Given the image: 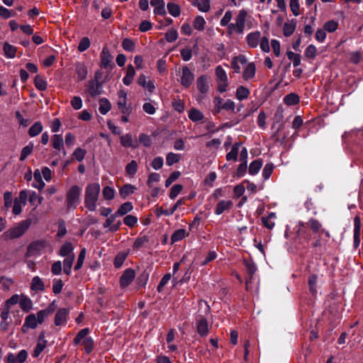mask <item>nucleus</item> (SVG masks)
<instances>
[{
    "label": "nucleus",
    "mask_w": 363,
    "mask_h": 363,
    "mask_svg": "<svg viewBox=\"0 0 363 363\" xmlns=\"http://www.w3.org/2000/svg\"><path fill=\"white\" fill-rule=\"evenodd\" d=\"M263 164L262 160L257 159L252 161L249 166V174L250 175H256L259 172Z\"/></svg>",
    "instance_id": "c85d7f7f"
},
{
    "label": "nucleus",
    "mask_w": 363,
    "mask_h": 363,
    "mask_svg": "<svg viewBox=\"0 0 363 363\" xmlns=\"http://www.w3.org/2000/svg\"><path fill=\"white\" fill-rule=\"evenodd\" d=\"M90 46V40L87 37H84L79 43L78 50L81 52L86 50Z\"/></svg>",
    "instance_id": "774afa93"
},
{
    "label": "nucleus",
    "mask_w": 363,
    "mask_h": 363,
    "mask_svg": "<svg viewBox=\"0 0 363 363\" xmlns=\"http://www.w3.org/2000/svg\"><path fill=\"white\" fill-rule=\"evenodd\" d=\"M233 17L232 11H227L223 18L220 20V26L223 27L227 26V28H228L229 25L231 23L230 21Z\"/></svg>",
    "instance_id": "bf43d9fd"
},
{
    "label": "nucleus",
    "mask_w": 363,
    "mask_h": 363,
    "mask_svg": "<svg viewBox=\"0 0 363 363\" xmlns=\"http://www.w3.org/2000/svg\"><path fill=\"white\" fill-rule=\"evenodd\" d=\"M111 105L109 101L106 98L99 100V111L101 114L106 115L111 109Z\"/></svg>",
    "instance_id": "f704fd0d"
},
{
    "label": "nucleus",
    "mask_w": 363,
    "mask_h": 363,
    "mask_svg": "<svg viewBox=\"0 0 363 363\" xmlns=\"http://www.w3.org/2000/svg\"><path fill=\"white\" fill-rule=\"evenodd\" d=\"M183 189L182 185L181 184H174L170 189L169 198L171 199H174L182 191Z\"/></svg>",
    "instance_id": "338daca9"
},
{
    "label": "nucleus",
    "mask_w": 363,
    "mask_h": 363,
    "mask_svg": "<svg viewBox=\"0 0 363 363\" xmlns=\"http://www.w3.org/2000/svg\"><path fill=\"white\" fill-rule=\"evenodd\" d=\"M64 286V284L62 280L55 279L52 281V291L55 294H60L62 290V287Z\"/></svg>",
    "instance_id": "0e129e2a"
},
{
    "label": "nucleus",
    "mask_w": 363,
    "mask_h": 363,
    "mask_svg": "<svg viewBox=\"0 0 363 363\" xmlns=\"http://www.w3.org/2000/svg\"><path fill=\"white\" fill-rule=\"evenodd\" d=\"M86 151L81 147L77 148L73 152V157L78 162H81L84 159Z\"/></svg>",
    "instance_id": "680f3d73"
},
{
    "label": "nucleus",
    "mask_w": 363,
    "mask_h": 363,
    "mask_svg": "<svg viewBox=\"0 0 363 363\" xmlns=\"http://www.w3.org/2000/svg\"><path fill=\"white\" fill-rule=\"evenodd\" d=\"M33 150V144L32 143H30L28 145H27L22 149L20 156V160H25L27 158V157L32 153Z\"/></svg>",
    "instance_id": "09e8293b"
},
{
    "label": "nucleus",
    "mask_w": 363,
    "mask_h": 363,
    "mask_svg": "<svg viewBox=\"0 0 363 363\" xmlns=\"http://www.w3.org/2000/svg\"><path fill=\"white\" fill-rule=\"evenodd\" d=\"M86 86V92L92 97L99 96L102 92L101 85L96 79L89 80Z\"/></svg>",
    "instance_id": "0eeeda50"
},
{
    "label": "nucleus",
    "mask_w": 363,
    "mask_h": 363,
    "mask_svg": "<svg viewBox=\"0 0 363 363\" xmlns=\"http://www.w3.org/2000/svg\"><path fill=\"white\" fill-rule=\"evenodd\" d=\"M182 204H183V200L179 199L177 201V203L174 205V206L171 209L164 210L162 207H159L156 209L155 213H156L157 216L159 217L162 215L169 216L172 215L176 211L177 208Z\"/></svg>",
    "instance_id": "a211bd4d"
},
{
    "label": "nucleus",
    "mask_w": 363,
    "mask_h": 363,
    "mask_svg": "<svg viewBox=\"0 0 363 363\" xmlns=\"http://www.w3.org/2000/svg\"><path fill=\"white\" fill-rule=\"evenodd\" d=\"M127 257L125 252H119L115 257L113 264L116 268H120Z\"/></svg>",
    "instance_id": "864d4df0"
},
{
    "label": "nucleus",
    "mask_w": 363,
    "mask_h": 363,
    "mask_svg": "<svg viewBox=\"0 0 363 363\" xmlns=\"http://www.w3.org/2000/svg\"><path fill=\"white\" fill-rule=\"evenodd\" d=\"M52 248L50 245L44 240L33 242L29 245L27 249L28 257H37L45 252H50Z\"/></svg>",
    "instance_id": "20e7f679"
},
{
    "label": "nucleus",
    "mask_w": 363,
    "mask_h": 363,
    "mask_svg": "<svg viewBox=\"0 0 363 363\" xmlns=\"http://www.w3.org/2000/svg\"><path fill=\"white\" fill-rule=\"evenodd\" d=\"M304 55L308 59L314 60L317 55L316 47L313 44L309 45L305 50Z\"/></svg>",
    "instance_id": "49530a36"
},
{
    "label": "nucleus",
    "mask_w": 363,
    "mask_h": 363,
    "mask_svg": "<svg viewBox=\"0 0 363 363\" xmlns=\"http://www.w3.org/2000/svg\"><path fill=\"white\" fill-rule=\"evenodd\" d=\"M74 247L71 242H67L61 247L59 255L61 257H67L73 253Z\"/></svg>",
    "instance_id": "c9c22d12"
},
{
    "label": "nucleus",
    "mask_w": 363,
    "mask_h": 363,
    "mask_svg": "<svg viewBox=\"0 0 363 363\" xmlns=\"http://www.w3.org/2000/svg\"><path fill=\"white\" fill-rule=\"evenodd\" d=\"M247 16V12L245 10H240L234 19V22L231 23L229 25L228 28V34H243L245 27Z\"/></svg>",
    "instance_id": "7ed1b4c3"
},
{
    "label": "nucleus",
    "mask_w": 363,
    "mask_h": 363,
    "mask_svg": "<svg viewBox=\"0 0 363 363\" xmlns=\"http://www.w3.org/2000/svg\"><path fill=\"white\" fill-rule=\"evenodd\" d=\"M101 186L99 183H91L86 186L84 194V206L89 211H96Z\"/></svg>",
    "instance_id": "f257e3e1"
},
{
    "label": "nucleus",
    "mask_w": 363,
    "mask_h": 363,
    "mask_svg": "<svg viewBox=\"0 0 363 363\" xmlns=\"http://www.w3.org/2000/svg\"><path fill=\"white\" fill-rule=\"evenodd\" d=\"M208 78L205 75L199 77L196 80L197 89L202 94H206L208 91Z\"/></svg>",
    "instance_id": "dca6fc26"
},
{
    "label": "nucleus",
    "mask_w": 363,
    "mask_h": 363,
    "mask_svg": "<svg viewBox=\"0 0 363 363\" xmlns=\"http://www.w3.org/2000/svg\"><path fill=\"white\" fill-rule=\"evenodd\" d=\"M137 171L138 164L135 160H132L125 167V172L130 177H133L136 174Z\"/></svg>",
    "instance_id": "8fccbe9b"
},
{
    "label": "nucleus",
    "mask_w": 363,
    "mask_h": 363,
    "mask_svg": "<svg viewBox=\"0 0 363 363\" xmlns=\"http://www.w3.org/2000/svg\"><path fill=\"white\" fill-rule=\"evenodd\" d=\"M30 288L33 291H38L44 290V283L41 278L35 276L33 278Z\"/></svg>",
    "instance_id": "e433bc0d"
},
{
    "label": "nucleus",
    "mask_w": 363,
    "mask_h": 363,
    "mask_svg": "<svg viewBox=\"0 0 363 363\" xmlns=\"http://www.w3.org/2000/svg\"><path fill=\"white\" fill-rule=\"evenodd\" d=\"M307 225L314 233H323L325 234L328 238H330V233L323 228L321 223L318 220L313 218H310L307 222Z\"/></svg>",
    "instance_id": "6e6552de"
},
{
    "label": "nucleus",
    "mask_w": 363,
    "mask_h": 363,
    "mask_svg": "<svg viewBox=\"0 0 363 363\" xmlns=\"http://www.w3.org/2000/svg\"><path fill=\"white\" fill-rule=\"evenodd\" d=\"M38 325L36 315L34 313H31L26 317L24 321L25 327H28L30 329H35L37 328Z\"/></svg>",
    "instance_id": "4c0bfd02"
},
{
    "label": "nucleus",
    "mask_w": 363,
    "mask_h": 363,
    "mask_svg": "<svg viewBox=\"0 0 363 363\" xmlns=\"http://www.w3.org/2000/svg\"><path fill=\"white\" fill-rule=\"evenodd\" d=\"M240 146H241V143H236L233 145L230 151L229 152H228L226 155V160L228 161H230V160L236 161L237 160Z\"/></svg>",
    "instance_id": "cd10ccee"
},
{
    "label": "nucleus",
    "mask_w": 363,
    "mask_h": 363,
    "mask_svg": "<svg viewBox=\"0 0 363 363\" xmlns=\"http://www.w3.org/2000/svg\"><path fill=\"white\" fill-rule=\"evenodd\" d=\"M90 333V330L88 328L82 329L74 338V342L75 345H78L81 341L85 339L87 335Z\"/></svg>",
    "instance_id": "de8ad7c7"
},
{
    "label": "nucleus",
    "mask_w": 363,
    "mask_h": 363,
    "mask_svg": "<svg viewBox=\"0 0 363 363\" xmlns=\"http://www.w3.org/2000/svg\"><path fill=\"white\" fill-rule=\"evenodd\" d=\"M100 58L101 62V66L104 68H106L111 62L112 56L106 47L103 48L100 55Z\"/></svg>",
    "instance_id": "5701e85b"
},
{
    "label": "nucleus",
    "mask_w": 363,
    "mask_h": 363,
    "mask_svg": "<svg viewBox=\"0 0 363 363\" xmlns=\"http://www.w3.org/2000/svg\"><path fill=\"white\" fill-rule=\"evenodd\" d=\"M188 116L193 122L201 121L204 118V115L201 111L196 108H191L189 110Z\"/></svg>",
    "instance_id": "473e14b6"
},
{
    "label": "nucleus",
    "mask_w": 363,
    "mask_h": 363,
    "mask_svg": "<svg viewBox=\"0 0 363 363\" xmlns=\"http://www.w3.org/2000/svg\"><path fill=\"white\" fill-rule=\"evenodd\" d=\"M82 188L77 185L72 186L66 195V205L68 210L75 209L80 203Z\"/></svg>",
    "instance_id": "39448f33"
},
{
    "label": "nucleus",
    "mask_w": 363,
    "mask_h": 363,
    "mask_svg": "<svg viewBox=\"0 0 363 363\" xmlns=\"http://www.w3.org/2000/svg\"><path fill=\"white\" fill-rule=\"evenodd\" d=\"M135 278V272L132 269H127L122 274L120 284L121 286L126 287L129 286Z\"/></svg>",
    "instance_id": "f8f14e48"
},
{
    "label": "nucleus",
    "mask_w": 363,
    "mask_h": 363,
    "mask_svg": "<svg viewBox=\"0 0 363 363\" xmlns=\"http://www.w3.org/2000/svg\"><path fill=\"white\" fill-rule=\"evenodd\" d=\"M194 79V74L187 67L182 68V74L181 77V84L185 87H189Z\"/></svg>",
    "instance_id": "9d476101"
},
{
    "label": "nucleus",
    "mask_w": 363,
    "mask_h": 363,
    "mask_svg": "<svg viewBox=\"0 0 363 363\" xmlns=\"http://www.w3.org/2000/svg\"><path fill=\"white\" fill-rule=\"evenodd\" d=\"M338 28V22L334 20L326 21L323 25V28L329 33L335 32Z\"/></svg>",
    "instance_id": "3c124183"
},
{
    "label": "nucleus",
    "mask_w": 363,
    "mask_h": 363,
    "mask_svg": "<svg viewBox=\"0 0 363 363\" xmlns=\"http://www.w3.org/2000/svg\"><path fill=\"white\" fill-rule=\"evenodd\" d=\"M287 57L292 61L294 67H298L301 64V57L298 54L294 53L292 51H287Z\"/></svg>",
    "instance_id": "603ef678"
},
{
    "label": "nucleus",
    "mask_w": 363,
    "mask_h": 363,
    "mask_svg": "<svg viewBox=\"0 0 363 363\" xmlns=\"http://www.w3.org/2000/svg\"><path fill=\"white\" fill-rule=\"evenodd\" d=\"M167 10L169 13L174 17L179 16L181 13V9L179 5L174 3H168L167 5Z\"/></svg>",
    "instance_id": "a18cd8bd"
},
{
    "label": "nucleus",
    "mask_w": 363,
    "mask_h": 363,
    "mask_svg": "<svg viewBox=\"0 0 363 363\" xmlns=\"http://www.w3.org/2000/svg\"><path fill=\"white\" fill-rule=\"evenodd\" d=\"M135 190L136 187L135 186L127 184L120 189L119 194L123 199H126L128 195L135 193Z\"/></svg>",
    "instance_id": "7c9ffc66"
},
{
    "label": "nucleus",
    "mask_w": 363,
    "mask_h": 363,
    "mask_svg": "<svg viewBox=\"0 0 363 363\" xmlns=\"http://www.w3.org/2000/svg\"><path fill=\"white\" fill-rule=\"evenodd\" d=\"M42 177L43 176H42L41 171H40L39 169L35 170L34 174H33V178H34L35 182L33 184V186L34 188L41 190L45 187V184L43 181Z\"/></svg>",
    "instance_id": "bb28decb"
},
{
    "label": "nucleus",
    "mask_w": 363,
    "mask_h": 363,
    "mask_svg": "<svg viewBox=\"0 0 363 363\" xmlns=\"http://www.w3.org/2000/svg\"><path fill=\"white\" fill-rule=\"evenodd\" d=\"M250 93V90L247 88L240 86L236 90V98L239 101H242L248 98Z\"/></svg>",
    "instance_id": "ea45409f"
},
{
    "label": "nucleus",
    "mask_w": 363,
    "mask_h": 363,
    "mask_svg": "<svg viewBox=\"0 0 363 363\" xmlns=\"http://www.w3.org/2000/svg\"><path fill=\"white\" fill-rule=\"evenodd\" d=\"M196 330L201 337H206L208 334L209 325L206 319L202 318L196 322Z\"/></svg>",
    "instance_id": "4468645a"
},
{
    "label": "nucleus",
    "mask_w": 363,
    "mask_h": 363,
    "mask_svg": "<svg viewBox=\"0 0 363 363\" xmlns=\"http://www.w3.org/2000/svg\"><path fill=\"white\" fill-rule=\"evenodd\" d=\"M247 63V59L244 55H239L234 57L231 62V67L234 69L236 73L240 72V65H245Z\"/></svg>",
    "instance_id": "412c9836"
},
{
    "label": "nucleus",
    "mask_w": 363,
    "mask_h": 363,
    "mask_svg": "<svg viewBox=\"0 0 363 363\" xmlns=\"http://www.w3.org/2000/svg\"><path fill=\"white\" fill-rule=\"evenodd\" d=\"M284 101L288 106L296 105L299 102V97L297 94L291 93L284 96Z\"/></svg>",
    "instance_id": "79ce46f5"
},
{
    "label": "nucleus",
    "mask_w": 363,
    "mask_h": 363,
    "mask_svg": "<svg viewBox=\"0 0 363 363\" xmlns=\"http://www.w3.org/2000/svg\"><path fill=\"white\" fill-rule=\"evenodd\" d=\"M205 25H206L205 19L202 16H199L195 18L193 26L196 30L201 31L204 29Z\"/></svg>",
    "instance_id": "4d7b16f0"
},
{
    "label": "nucleus",
    "mask_w": 363,
    "mask_h": 363,
    "mask_svg": "<svg viewBox=\"0 0 363 363\" xmlns=\"http://www.w3.org/2000/svg\"><path fill=\"white\" fill-rule=\"evenodd\" d=\"M255 65L253 62L249 63L244 69L242 77L245 80H248L255 77Z\"/></svg>",
    "instance_id": "2f4dec72"
},
{
    "label": "nucleus",
    "mask_w": 363,
    "mask_h": 363,
    "mask_svg": "<svg viewBox=\"0 0 363 363\" xmlns=\"http://www.w3.org/2000/svg\"><path fill=\"white\" fill-rule=\"evenodd\" d=\"M34 83L35 87L40 91H44L47 88V82L39 76L35 77Z\"/></svg>",
    "instance_id": "69168bd1"
},
{
    "label": "nucleus",
    "mask_w": 363,
    "mask_h": 363,
    "mask_svg": "<svg viewBox=\"0 0 363 363\" xmlns=\"http://www.w3.org/2000/svg\"><path fill=\"white\" fill-rule=\"evenodd\" d=\"M216 75L218 80L217 89L220 92H225L228 86V79L226 72L224 69L218 65L216 68Z\"/></svg>",
    "instance_id": "423d86ee"
},
{
    "label": "nucleus",
    "mask_w": 363,
    "mask_h": 363,
    "mask_svg": "<svg viewBox=\"0 0 363 363\" xmlns=\"http://www.w3.org/2000/svg\"><path fill=\"white\" fill-rule=\"evenodd\" d=\"M74 260V254H71L70 255L67 256L63 261V270L67 275H69L71 274V269L73 265Z\"/></svg>",
    "instance_id": "c756f323"
},
{
    "label": "nucleus",
    "mask_w": 363,
    "mask_h": 363,
    "mask_svg": "<svg viewBox=\"0 0 363 363\" xmlns=\"http://www.w3.org/2000/svg\"><path fill=\"white\" fill-rule=\"evenodd\" d=\"M360 229L361 220L359 216L354 218V244L355 247L359 245L360 243Z\"/></svg>",
    "instance_id": "2eb2a0df"
},
{
    "label": "nucleus",
    "mask_w": 363,
    "mask_h": 363,
    "mask_svg": "<svg viewBox=\"0 0 363 363\" xmlns=\"http://www.w3.org/2000/svg\"><path fill=\"white\" fill-rule=\"evenodd\" d=\"M19 306L23 312L28 313L33 308V301L28 296L21 294Z\"/></svg>",
    "instance_id": "6ab92c4d"
},
{
    "label": "nucleus",
    "mask_w": 363,
    "mask_h": 363,
    "mask_svg": "<svg viewBox=\"0 0 363 363\" xmlns=\"http://www.w3.org/2000/svg\"><path fill=\"white\" fill-rule=\"evenodd\" d=\"M46 346L47 340L45 339L44 334L42 333L39 335L38 343L34 349L33 356L34 357H38L43 351V350L46 347Z\"/></svg>",
    "instance_id": "f3484780"
},
{
    "label": "nucleus",
    "mask_w": 363,
    "mask_h": 363,
    "mask_svg": "<svg viewBox=\"0 0 363 363\" xmlns=\"http://www.w3.org/2000/svg\"><path fill=\"white\" fill-rule=\"evenodd\" d=\"M120 141L121 145L124 147L135 148L138 146L137 142L133 140L131 135L129 133L121 135Z\"/></svg>",
    "instance_id": "aec40b11"
},
{
    "label": "nucleus",
    "mask_w": 363,
    "mask_h": 363,
    "mask_svg": "<svg viewBox=\"0 0 363 363\" xmlns=\"http://www.w3.org/2000/svg\"><path fill=\"white\" fill-rule=\"evenodd\" d=\"M30 225L31 220L30 219L22 220L13 228L5 231L2 235V238L4 240L18 238L27 231Z\"/></svg>",
    "instance_id": "f03ea898"
},
{
    "label": "nucleus",
    "mask_w": 363,
    "mask_h": 363,
    "mask_svg": "<svg viewBox=\"0 0 363 363\" xmlns=\"http://www.w3.org/2000/svg\"><path fill=\"white\" fill-rule=\"evenodd\" d=\"M4 51L8 58H13L16 56V48L8 43L4 45Z\"/></svg>",
    "instance_id": "37998d69"
},
{
    "label": "nucleus",
    "mask_w": 363,
    "mask_h": 363,
    "mask_svg": "<svg viewBox=\"0 0 363 363\" xmlns=\"http://www.w3.org/2000/svg\"><path fill=\"white\" fill-rule=\"evenodd\" d=\"M181 156L179 154L169 152L166 156V164L168 166H172L175 163L179 162Z\"/></svg>",
    "instance_id": "c03bdc74"
},
{
    "label": "nucleus",
    "mask_w": 363,
    "mask_h": 363,
    "mask_svg": "<svg viewBox=\"0 0 363 363\" xmlns=\"http://www.w3.org/2000/svg\"><path fill=\"white\" fill-rule=\"evenodd\" d=\"M52 143L54 149L58 151L62 150L64 155H66V152L65 151L63 147V138L61 135L55 134L52 137Z\"/></svg>",
    "instance_id": "a878e982"
},
{
    "label": "nucleus",
    "mask_w": 363,
    "mask_h": 363,
    "mask_svg": "<svg viewBox=\"0 0 363 363\" xmlns=\"http://www.w3.org/2000/svg\"><path fill=\"white\" fill-rule=\"evenodd\" d=\"M43 129L42 123L39 121L35 122L28 130V135L31 137H35L39 135Z\"/></svg>",
    "instance_id": "58836bf2"
},
{
    "label": "nucleus",
    "mask_w": 363,
    "mask_h": 363,
    "mask_svg": "<svg viewBox=\"0 0 363 363\" xmlns=\"http://www.w3.org/2000/svg\"><path fill=\"white\" fill-rule=\"evenodd\" d=\"M294 230L295 231L298 238H306L308 240L306 225L303 222L299 221L294 227Z\"/></svg>",
    "instance_id": "393cba45"
},
{
    "label": "nucleus",
    "mask_w": 363,
    "mask_h": 363,
    "mask_svg": "<svg viewBox=\"0 0 363 363\" xmlns=\"http://www.w3.org/2000/svg\"><path fill=\"white\" fill-rule=\"evenodd\" d=\"M186 235V230L184 229H179L176 230L172 235L171 240L173 242H177L182 240Z\"/></svg>",
    "instance_id": "e2e57ef3"
},
{
    "label": "nucleus",
    "mask_w": 363,
    "mask_h": 363,
    "mask_svg": "<svg viewBox=\"0 0 363 363\" xmlns=\"http://www.w3.org/2000/svg\"><path fill=\"white\" fill-rule=\"evenodd\" d=\"M116 194L115 189L109 186H105L102 190V195L105 200H112L114 199Z\"/></svg>",
    "instance_id": "a19ab883"
},
{
    "label": "nucleus",
    "mask_w": 363,
    "mask_h": 363,
    "mask_svg": "<svg viewBox=\"0 0 363 363\" xmlns=\"http://www.w3.org/2000/svg\"><path fill=\"white\" fill-rule=\"evenodd\" d=\"M133 208V206L131 202H125L120 206L116 213L118 216H123L130 212Z\"/></svg>",
    "instance_id": "72a5a7b5"
},
{
    "label": "nucleus",
    "mask_w": 363,
    "mask_h": 363,
    "mask_svg": "<svg viewBox=\"0 0 363 363\" xmlns=\"http://www.w3.org/2000/svg\"><path fill=\"white\" fill-rule=\"evenodd\" d=\"M259 45L262 52L268 53L270 51L269 39L267 36H263L260 38Z\"/></svg>",
    "instance_id": "13d9d810"
},
{
    "label": "nucleus",
    "mask_w": 363,
    "mask_h": 363,
    "mask_svg": "<svg viewBox=\"0 0 363 363\" xmlns=\"http://www.w3.org/2000/svg\"><path fill=\"white\" fill-rule=\"evenodd\" d=\"M82 345H84L85 352L89 354L94 348V340L91 337H86L83 340Z\"/></svg>",
    "instance_id": "5fc2aeb1"
},
{
    "label": "nucleus",
    "mask_w": 363,
    "mask_h": 363,
    "mask_svg": "<svg viewBox=\"0 0 363 363\" xmlns=\"http://www.w3.org/2000/svg\"><path fill=\"white\" fill-rule=\"evenodd\" d=\"M260 38L261 33L259 31H254L246 35L245 40L249 48H256L259 45Z\"/></svg>",
    "instance_id": "1a4fd4ad"
},
{
    "label": "nucleus",
    "mask_w": 363,
    "mask_h": 363,
    "mask_svg": "<svg viewBox=\"0 0 363 363\" xmlns=\"http://www.w3.org/2000/svg\"><path fill=\"white\" fill-rule=\"evenodd\" d=\"M233 206V202L230 200H222L218 203L215 209L216 215L222 214L225 211L229 210Z\"/></svg>",
    "instance_id": "4be33fe9"
},
{
    "label": "nucleus",
    "mask_w": 363,
    "mask_h": 363,
    "mask_svg": "<svg viewBox=\"0 0 363 363\" xmlns=\"http://www.w3.org/2000/svg\"><path fill=\"white\" fill-rule=\"evenodd\" d=\"M317 283H318V277L315 274H312L308 278V285L310 291L315 294L317 292Z\"/></svg>",
    "instance_id": "6e6d98bb"
},
{
    "label": "nucleus",
    "mask_w": 363,
    "mask_h": 363,
    "mask_svg": "<svg viewBox=\"0 0 363 363\" xmlns=\"http://www.w3.org/2000/svg\"><path fill=\"white\" fill-rule=\"evenodd\" d=\"M69 310L67 308H63L59 309L55 317V324L57 326L64 325L67 323V316L69 315Z\"/></svg>",
    "instance_id": "9b49d317"
},
{
    "label": "nucleus",
    "mask_w": 363,
    "mask_h": 363,
    "mask_svg": "<svg viewBox=\"0 0 363 363\" xmlns=\"http://www.w3.org/2000/svg\"><path fill=\"white\" fill-rule=\"evenodd\" d=\"M75 70L79 80L82 81L86 78L88 72L84 63L77 62L75 65Z\"/></svg>",
    "instance_id": "b1692460"
},
{
    "label": "nucleus",
    "mask_w": 363,
    "mask_h": 363,
    "mask_svg": "<svg viewBox=\"0 0 363 363\" xmlns=\"http://www.w3.org/2000/svg\"><path fill=\"white\" fill-rule=\"evenodd\" d=\"M151 6H154V13L159 16H164L166 12L165 3L163 0H151Z\"/></svg>",
    "instance_id": "ddd939ff"
},
{
    "label": "nucleus",
    "mask_w": 363,
    "mask_h": 363,
    "mask_svg": "<svg viewBox=\"0 0 363 363\" xmlns=\"http://www.w3.org/2000/svg\"><path fill=\"white\" fill-rule=\"evenodd\" d=\"M274 164L272 163H267L265 164L262 170V177L264 180L268 179L272 174L274 169Z\"/></svg>",
    "instance_id": "052dcab7"
}]
</instances>
